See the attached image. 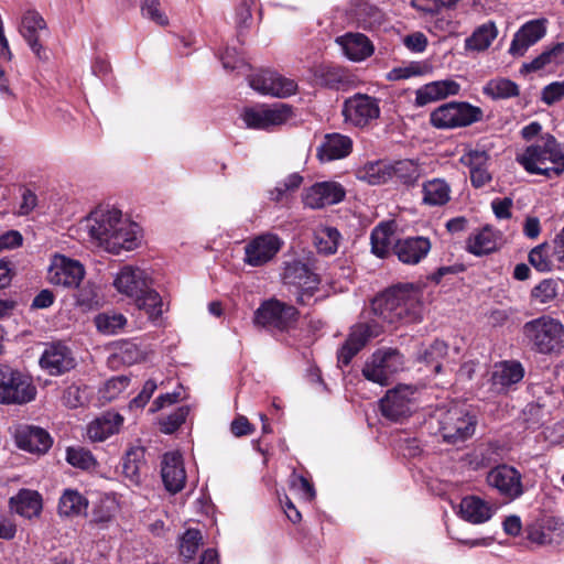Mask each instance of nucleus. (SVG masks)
I'll return each mask as SVG.
<instances>
[{"mask_svg":"<svg viewBox=\"0 0 564 564\" xmlns=\"http://www.w3.org/2000/svg\"><path fill=\"white\" fill-rule=\"evenodd\" d=\"M123 417L119 413L106 412L87 426V436L91 442H104L119 432Z\"/></svg>","mask_w":564,"mask_h":564,"instance_id":"obj_34","label":"nucleus"},{"mask_svg":"<svg viewBox=\"0 0 564 564\" xmlns=\"http://www.w3.org/2000/svg\"><path fill=\"white\" fill-rule=\"evenodd\" d=\"M451 188L448 184L434 178L423 185V202L431 206H442L449 200Z\"/></svg>","mask_w":564,"mask_h":564,"instance_id":"obj_40","label":"nucleus"},{"mask_svg":"<svg viewBox=\"0 0 564 564\" xmlns=\"http://www.w3.org/2000/svg\"><path fill=\"white\" fill-rule=\"evenodd\" d=\"M376 316L389 324L417 323L423 318L422 290L413 284H398L371 302Z\"/></svg>","mask_w":564,"mask_h":564,"instance_id":"obj_2","label":"nucleus"},{"mask_svg":"<svg viewBox=\"0 0 564 564\" xmlns=\"http://www.w3.org/2000/svg\"><path fill=\"white\" fill-rule=\"evenodd\" d=\"M188 412L187 406L176 409L173 413L160 421L161 431L165 434L175 432L185 422Z\"/></svg>","mask_w":564,"mask_h":564,"instance_id":"obj_57","label":"nucleus"},{"mask_svg":"<svg viewBox=\"0 0 564 564\" xmlns=\"http://www.w3.org/2000/svg\"><path fill=\"white\" fill-rule=\"evenodd\" d=\"M430 66L426 63L412 62L409 65L395 67L390 70L388 78L390 80L408 79L413 76L426 74Z\"/></svg>","mask_w":564,"mask_h":564,"instance_id":"obj_55","label":"nucleus"},{"mask_svg":"<svg viewBox=\"0 0 564 564\" xmlns=\"http://www.w3.org/2000/svg\"><path fill=\"white\" fill-rule=\"evenodd\" d=\"M66 460L72 466L84 470L94 469L97 465L90 451L80 446L68 447L66 451Z\"/></svg>","mask_w":564,"mask_h":564,"instance_id":"obj_51","label":"nucleus"},{"mask_svg":"<svg viewBox=\"0 0 564 564\" xmlns=\"http://www.w3.org/2000/svg\"><path fill=\"white\" fill-rule=\"evenodd\" d=\"M162 480L165 488L176 494L184 488L186 473L183 465L182 455L178 452L164 454L161 468Z\"/></svg>","mask_w":564,"mask_h":564,"instance_id":"obj_27","label":"nucleus"},{"mask_svg":"<svg viewBox=\"0 0 564 564\" xmlns=\"http://www.w3.org/2000/svg\"><path fill=\"white\" fill-rule=\"evenodd\" d=\"M497 34L498 30L494 22L489 21L484 23L478 26L468 39H466V48L473 51H485L497 37Z\"/></svg>","mask_w":564,"mask_h":564,"instance_id":"obj_42","label":"nucleus"},{"mask_svg":"<svg viewBox=\"0 0 564 564\" xmlns=\"http://www.w3.org/2000/svg\"><path fill=\"white\" fill-rule=\"evenodd\" d=\"M403 356L397 349H379L365 364L362 375L369 381L388 386L392 376L403 369Z\"/></svg>","mask_w":564,"mask_h":564,"instance_id":"obj_8","label":"nucleus"},{"mask_svg":"<svg viewBox=\"0 0 564 564\" xmlns=\"http://www.w3.org/2000/svg\"><path fill=\"white\" fill-rule=\"evenodd\" d=\"M254 2H250L248 0H240L239 4L236 8L235 20L236 25L239 30L248 29L250 26V22L252 19L251 15V7Z\"/></svg>","mask_w":564,"mask_h":564,"instance_id":"obj_62","label":"nucleus"},{"mask_svg":"<svg viewBox=\"0 0 564 564\" xmlns=\"http://www.w3.org/2000/svg\"><path fill=\"white\" fill-rule=\"evenodd\" d=\"M432 243L423 236L399 239L394 245V253L405 264H417L430 252Z\"/></svg>","mask_w":564,"mask_h":564,"instance_id":"obj_26","label":"nucleus"},{"mask_svg":"<svg viewBox=\"0 0 564 564\" xmlns=\"http://www.w3.org/2000/svg\"><path fill=\"white\" fill-rule=\"evenodd\" d=\"M340 234L334 227H321L315 231V246L318 252L333 254L338 249Z\"/></svg>","mask_w":564,"mask_h":564,"instance_id":"obj_48","label":"nucleus"},{"mask_svg":"<svg viewBox=\"0 0 564 564\" xmlns=\"http://www.w3.org/2000/svg\"><path fill=\"white\" fill-rule=\"evenodd\" d=\"M358 178L370 185H380L392 181L391 162L377 161L367 163L358 171Z\"/></svg>","mask_w":564,"mask_h":564,"instance_id":"obj_39","label":"nucleus"},{"mask_svg":"<svg viewBox=\"0 0 564 564\" xmlns=\"http://www.w3.org/2000/svg\"><path fill=\"white\" fill-rule=\"evenodd\" d=\"M18 31L40 62H47L48 51L41 43V34L47 31L44 18L35 10H26L18 24Z\"/></svg>","mask_w":564,"mask_h":564,"instance_id":"obj_14","label":"nucleus"},{"mask_svg":"<svg viewBox=\"0 0 564 564\" xmlns=\"http://www.w3.org/2000/svg\"><path fill=\"white\" fill-rule=\"evenodd\" d=\"M484 94L492 99H507L519 95V86L508 78L489 80L484 87Z\"/></svg>","mask_w":564,"mask_h":564,"instance_id":"obj_45","label":"nucleus"},{"mask_svg":"<svg viewBox=\"0 0 564 564\" xmlns=\"http://www.w3.org/2000/svg\"><path fill=\"white\" fill-rule=\"evenodd\" d=\"M496 512L492 503L477 496L464 497L459 503L460 517L473 524H480L489 521Z\"/></svg>","mask_w":564,"mask_h":564,"instance_id":"obj_29","label":"nucleus"},{"mask_svg":"<svg viewBox=\"0 0 564 564\" xmlns=\"http://www.w3.org/2000/svg\"><path fill=\"white\" fill-rule=\"evenodd\" d=\"M282 280L290 291L296 294V301L305 304L318 289V275L301 261H293L285 264Z\"/></svg>","mask_w":564,"mask_h":564,"instance_id":"obj_10","label":"nucleus"},{"mask_svg":"<svg viewBox=\"0 0 564 564\" xmlns=\"http://www.w3.org/2000/svg\"><path fill=\"white\" fill-rule=\"evenodd\" d=\"M293 107L276 102L272 106L246 108L241 115L245 124L250 129L270 130L286 123L293 117Z\"/></svg>","mask_w":564,"mask_h":564,"instance_id":"obj_9","label":"nucleus"},{"mask_svg":"<svg viewBox=\"0 0 564 564\" xmlns=\"http://www.w3.org/2000/svg\"><path fill=\"white\" fill-rule=\"evenodd\" d=\"M17 446L33 454H45L53 444L50 433L41 426L21 424L15 429Z\"/></svg>","mask_w":564,"mask_h":564,"instance_id":"obj_21","label":"nucleus"},{"mask_svg":"<svg viewBox=\"0 0 564 564\" xmlns=\"http://www.w3.org/2000/svg\"><path fill=\"white\" fill-rule=\"evenodd\" d=\"M490 156L485 149L475 148L460 156V163L469 169L470 182L476 188L485 186L491 181L488 171Z\"/></svg>","mask_w":564,"mask_h":564,"instance_id":"obj_25","label":"nucleus"},{"mask_svg":"<svg viewBox=\"0 0 564 564\" xmlns=\"http://www.w3.org/2000/svg\"><path fill=\"white\" fill-rule=\"evenodd\" d=\"M77 304L84 308L91 310L100 305L98 290L93 284L84 285L77 294Z\"/></svg>","mask_w":564,"mask_h":564,"instance_id":"obj_60","label":"nucleus"},{"mask_svg":"<svg viewBox=\"0 0 564 564\" xmlns=\"http://www.w3.org/2000/svg\"><path fill=\"white\" fill-rule=\"evenodd\" d=\"M40 365L51 376H58L75 368L76 360L67 346L53 343L45 348L40 358Z\"/></svg>","mask_w":564,"mask_h":564,"instance_id":"obj_23","label":"nucleus"},{"mask_svg":"<svg viewBox=\"0 0 564 564\" xmlns=\"http://www.w3.org/2000/svg\"><path fill=\"white\" fill-rule=\"evenodd\" d=\"M130 380L124 376L112 377L109 379L101 392V398L106 401H111L116 399L122 391H124L129 386Z\"/></svg>","mask_w":564,"mask_h":564,"instance_id":"obj_58","label":"nucleus"},{"mask_svg":"<svg viewBox=\"0 0 564 564\" xmlns=\"http://www.w3.org/2000/svg\"><path fill=\"white\" fill-rule=\"evenodd\" d=\"M297 317V310L275 299L263 302L254 313V324L270 328L284 330L289 328Z\"/></svg>","mask_w":564,"mask_h":564,"instance_id":"obj_11","label":"nucleus"},{"mask_svg":"<svg viewBox=\"0 0 564 564\" xmlns=\"http://www.w3.org/2000/svg\"><path fill=\"white\" fill-rule=\"evenodd\" d=\"M438 432L443 441L448 444H457L469 438L476 429V417L469 413L466 406L455 404L442 412L438 417Z\"/></svg>","mask_w":564,"mask_h":564,"instance_id":"obj_6","label":"nucleus"},{"mask_svg":"<svg viewBox=\"0 0 564 564\" xmlns=\"http://www.w3.org/2000/svg\"><path fill=\"white\" fill-rule=\"evenodd\" d=\"M545 19L530 20L524 23L513 35L509 47V54L512 56H523L529 47L536 44L546 34Z\"/></svg>","mask_w":564,"mask_h":564,"instance_id":"obj_22","label":"nucleus"},{"mask_svg":"<svg viewBox=\"0 0 564 564\" xmlns=\"http://www.w3.org/2000/svg\"><path fill=\"white\" fill-rule=\"evenodd\" d=\"M383 21V13L378 8L368 3L360 4L357 9V22L365 30H372Z\"/></svg>","mask_w":564,"mask_h":564,"instance_id":"obj_52","label":"nucleus"},{"mask_svg":"<svg viewBox=\"0 0 564 564\" xmlns=\"http://www.w3.org/2000/svg\"><path fill=\"white\" fill-rule=\"evenodd\" d=\"M336 43L344 54L354 62H360L373 53V46L369 39L361 33H347L338 36Z\"/></svg>","mask_w":564,"mask_h":564,"instance_id":"obj_32","label":"nucleus"},{"mask_svg":"<svg viewBox=\"0 0 564 564\" xmlns=\"http://www.w3.org/2000/svg\"><path fill=\"white\" fill-rule=\"evenodd\" d=\"M132 302L134 306L138 310L143 311L149 321L154 324H158L163 313L169 308L160 293L153 289V283L148 284L145 290H142L141 294H138Z\"/></svg>","mask_w":564,"mask_h":564,"instance_id":"obj_30","label":"nucleus"},{"mask_svg":"<svg viewBox=\"0 0 564 564\" xmlns=\"http://www.w3.org/2000/svg\"><path fill=\"white\" fill-rule=\"evenodd\" d=\"M564 97V80L554 82L545 86L542 90L541 100L551 106Z\"/></svg>","mask_w":564,"mask_h":564,"instance_id":"obj_63","label":"nucleus"},{"mask_svg":"<svg viewBox=\"0 0 564 564\" xmlns=\"http://www.w3.org/2000/svg\"><path fill=\"white\" fill-rule=\"evenodd\" d=\"M291 486L293 489L301 492L305 499L313 500L315 498L314 487L305 477L293 473L291 476Z\"/></svg>","mask_w":564,"mask_h":564,"instance_id":"obj_64","label":"nucleus"},{"mask_svg":"<svg viewBox=\"0 0 564 564\" xmlns=\"http://www.w3.org/2000/svg\"><path fill=\"white\" fill-rule=\"evenodd\" d=\"M391 246V235L386 226H377L371 232V249L379 258H384L389 253Z\"/></svg>","mask_w":564,"mask_h":564,"instance_id":"obj_54","label":"nucleus"},{"mask_svg":"<svg viewBox=\"0 0 564 564\" xmlns=\"http://www.w3.org/2000/svg\"><path fill=\"white\" fill-rule=\"evenodd\" d=\"M345 197L344 187L333 181L318 182L307 188L303 196L305 206L312 209L338 204Z\"/></svg>","mask_w":564,"mask_h":564,"instance_id":"obj_20","label":"nucleus"},{"mask_svg":"<svg viewBox=\"0 0 564 564\" xmlns=\"http://www.w3.org/2000/svg\"><path fill=\"white\" fill-rule=\"evenodd\" d=\"M497 234L490 227L471 235L467 240V250L475 256L492 252L497 248Z\"/></svg>","mask_w":564,"mask_h":564,"instance_id":"obj_37","label":"nucleus"},{"mask_svg":"<svg viewBox=\"0 0 564 564\" xmlns=\"http://www.w3.org/2000/svg\"><path fill=\"white\" fill-rule=\"evenodd\" d=\"M448 347L442 340H434L429 347L423 348L419 355L417 360L431 366L435 373L442 370L441 360L447 355Z\"/></svg>","mask_w":564,"mask_h":564,"instance_id":"obj_44","label":"nucleus"},{"mask_svg":"<svg viewBox=\"0 0 564 564\" xmlns=\"http://www.w3.org/2000/svg\"><path fill=\"white\" fill-rule=\"evenodd\" d=\"M141 13L160 26L169 24L167 15L161 10L160 0H140Z\"/></svg>","mask_w":564,"mask_h":564,"instance_id":"obj_56","label":"nucleus"},{"mask_svg":"<svg viewBox=\"0 0 564 564\" xmlns=\"http://www.w3.org/2000/svg\"><path fill=\"white\" fill-rule=\"evenodd\" d=\"M481 119L482 110L464 101L443 104L430 115V123L434 128L443 130L467 127Z\"/></svg>","mask_w":564,"mask_h":564,"instance_id":"obj_5","label":"nucleus"},{"mask_svg":"<svg viewBox=\"0 0 564 564\" xmlns=\"http://www.w3.org/2000/svg\"><path fill=\"white\" fill-rule=\"evenodd\" d=\"M144 449L142 447L130 448L122 463V473L131 482H140V473L143 465Z\"/></svg>","mask_w":564,"mask_h":564,"instance_id":"obj_43","label":"nucleus"},{"mask_svg":"<svg viewBox=\"0 0 564 564\" xmlns=\"http://www.w3.org/2000/svg\"><path fill=\"white\" fill-rule=\"evenodd\" d=\"M343 115L346 122L355 127H366L380 116V107L377 98L355 94L344 102Z\"/></svg>","mask_w":564,"mask_h":564,"instance_id":"obj_15","label":"nucleus"},{"mask_svg":"<svg viewBox=\"0 0 564 564\" xmlns=\"http://www.w3.org/2000/svg\"><path fill=\"white\" fill-rule=\"evenodd\" d=\"M421 177V167L413 160L391 162V180L403 185H414Z\"/></svg>","mask_w":564,"mask_h":564,"instance_id":"obj_38","label":"nucleus"},{"mask_svg":"<svg viewBox=\"0 0 564 564\" xmlns=\"http://www.w3.org/2000/svg\"><path fill=\"white\" fill-rule=\"evenodd\" d=\"M517 161L530 174L560 176L564 172V145L546 133L518 154Z\"/></svg>","mask_w":564,"mask_h":564,"instance_id":"obj_3","label":"nucleus"},{"mask_svg":"<svg viewBox=\"0 0 564 564\" xmlns=\"http://www.w3.org/2000/svg\"><path fill=\"white\" fill-rule=\"evenodd\" d=\"M529 263L539 272H550L554 269L557 257L554 253L553 242H543L535 246L528 256Z\"/></svg>","mask_w":564,"mask_h":564,"instance_id":"obj_36","label":"nucleus"},{"mask_svg":"<svg viewBox=\"0 0 564 564\" xmlns=\"http://www.w3.org/2000/svg\"><path fill=\"white\" fill-rule=\"evenodd\" d=\"M9 506L15 513L28 519L39 517L43 508L41 495L31 489H20L9 499Z\"/></svg>","mask_w":564,"mask_h":564,"instance_id":"obj_33","label":"nucleus"},{"mask_svg":"<svg viewBox=\"0 0 564 564\" xmlns=\"http://www.w3.org/2000/svg\"><path fill=\"white\" fill-rule=\"evenodd\" d=\"M127 324V318L121 313L105 312L95 317V325L98 332L105 335H115Z\"/></svg>","mask_w":564,"mask_h":564,"instance_id":"obj_49","label":"nucleus"},{"mask_svg":"<svg viewBox=\"0 0 564 564\" xmlns=\"http://www.w3.org/2000/svg\"><path fill=\"white\" fill-rule=\"evenodd\" d=\"M564 54V42L556 43L552 47L543 51L530 63H524L520 69L522 74H529L543 69L550 64H557L560 57Z\"/></svg>","mask_w":564,"mask_h":564,"instance_id":"obj_41","label":"nucleus"},{"mask_svg":"<svg viewBox=\"0 0 564 564\" xmlns=\"http://www.w3.org/2000/svg\"><path fill=\"white\" fill-rule=\"evenodd\" d=\"M249 85L262 95L275 98H288L297 91V83L274 70L262 69L249 76Z\"/></svg>","mask_w":564,"mask_h":564,"instance_id":"obj_12","label":"nucleus"},{"mask_svg":"<svg viewBox=\"0 0 564 564\" xmlns=\"http://www.w3.org/2000/svg\"><path fill=\"white\" fill-rule=\"evenodd\" d=\"M88 500L76 489H65L59 497L57 511L61 517L75 518L86 516Z\"/></svg>","mask_w":564,"mask_h":564,"instance_id":"obj_35","label":"nucleus"},{"mask_svg":"<svg viewBox=\"0 0 564 564\" xmlns=\"http://www.w3.org/2000/svg\"><path fill=\"white\" fill-rule=\"evenodd\" d=\"M562 282L556 279H544L531 290L532 301L540 304L553 303L560 293Z\"/></svg>","mask_w":564,"mask_h":564,"instance_id":"obj_46","label":"nucleus"},{"mask_svg":"<svg viewBox=\"0 0 564 564\" xmlns=\"http://www.w3.org/2000/svg\"><path fill=\"white\" fill-rule=\"evenodd\" d=\"M381 332L382 328L377 323L357 324L351 328L346 341L360 350L369 339L379 336Z\"/></svg>","mask_w":564,"mask_h":564,"instance_id":"obj_47","label":"nucleus"},{"mask_svg":"<svg viewBox=\"0 0 564 564\" xmlns=\"http://www.w3.org/2000/svg\"><path fill=\"white\" fill-rule=\"evenodd\" d=\"M352 149V141L349 137L339 133L326 134L317 149V158L322 162L340 160L347 156Z\"/></svg>","mask_w":564,"mask_h":564,"instance_id":"obj_31","label":"nucleus"},{"mask_svg":"<svg viewBox=\"0 0 564 564\" xmlns=\"http://www.w3.org/2000/svg\"><path fill=\"white\" fill-rule=\"evenodd\" d=\"M414 390L409 386H400L389 390L380 400V410L384 417L401 421L412 412Z\"/></svg>","mask_w":564,"mask_h":564,"instance_id":"obj_17","label":"nucleus"},{"mask_svg":"<svg viewBox=\"0 0 564 564\" xmlns=\"http://www.w3.org/2000/svg\"><path fill=\"white\" fill-rule=\"evenodd\" d=\"M527 346L541 355H557L564 348V325L551 315H541L522 326Z\"/></svg>","mask_w":564,"mask_h":564,"instance_id":"obj_4","label":"nucleus"},{"mask_svg":"<svg viewBox=\"0 0 564 564\" xmlns=\"http://www.w3.org/2000/svg\"><path fill=\"white\" fill-rule=\"evenodd\" d=\"M118 354L122 361L128 365L138 362L143 357V351L132 341H122L118 346Z\"/></svg>","mask_w":564,"mask_h":564,"instance_id":"obj_61","label":"nucleus"},{"mask_svg":"<svg viewBox=\"0 0 564 564\" xmlns=\"http://www.w3.org/2000/svg\"><path fill=\"white\" fill-rule=\"evenodd\" d=\"M36 388L31 379L7 365H0V403L24 404L34 400Z\"/></svg>","mask_w":564,"mask_h":564,"instance_id":"obj_7","label":"nucleus"},{"mask_svg":"<svg viewBox=\"0 0 564 564\" xmlns=\"http://www.w3.org/2000/svg\"><path fill=\"white\" fill-rule=\"evenodd\" d=\"M86 399V388H82L78 384L68 386L62 397L63 404L69 409H76L83 405Z\"/></svg>","mask_w":564,"mask_h":564,"instance_id":"obj_59","label":"nucleus"},{"mask_svg":"<svg viewBox=\"0 0 564 564\" xmlns=\"http://www.w3.org/2000/svg\"><path fill=\"white\" fill-rule=\"evenodd\" d=\"M524 377L523 366L516 360H506L495 365L490 382L491 391L495 393H506L514 384L519 383Z\"/></svg>","mask_w":564,"mask_h":564,"instance_id":"obj_24","label":"nucleus"},{"mask_svg":"<svg viewBox=\"0 0 564 564\" xmlns=\"http://www.w3.org/2000/svg\"><path fill=\"white\" fill-rule=\"evenodd\" d=\"M85 275L83 264L65 256H55L48 268L47 279L54 285L77 288Z\"/></svg>","mask_w":564,"mask_h":564,"instance_id":"obj_16","label":"nucleus"},{"mask_svg":"<svg viewBox=\"0 0 564 564\" xmlns=\"http://www.w3.org/2000/svg\"><path fill=\"white\" fill-rule=\"evenodd\" d=\"M153 281L149 273L133 265H123L113 278L112 285L118 293L124 295L131 301L141 294L142 290H145L148 284H152Z\"/></svg>","mask_w":564,"mask_h":564,"instance_id":"obj_18","label":"nucleus"},{"mask_svg":"<svg viewBox=\"0 0 564 564\" xmlns=\"http://www.w3.org/2000/svg\"><path fill=\"white\" fill-rule=\"evenodd\" d=\"M89 237L105 251L119 254L139 245L140 228L113 207L96 208L87 218Z\"/></svg>","mask_w":564,"mask_h":564,"instance_id":"obj_1","label":"nucleus"},{"mask_svg":"<svg viewBox=\"0 0 564 564\" xmlns=\"http://www.w3.org/2000/svg\"><path fill=\"white\" fill-rule=\"evenodd\" d=\"M282 241L273 234L260 235L245 246V263L260 267L269 262L281 249Z\"/></svg>","mask_w":564,"mask_h":564,"instance_id":"obj_19","label":"nucleus"},{"mask_svg":"<svg viewBox=\"0 0 564 564\" xmlns=\"http://www.w3.org/2000/svg\"><path fill=\"white\" fill-rule=\"evenodd\" d=\"M202 533L196 529H188L180 539V553L181 555L189 561L197 553L202 544Z\"/></svg>","mask_w":564,"mask_h":564,"instance_id":"obj_53","label":"nucleus"},{"mask_svg":"<svg viewBox=\"0 0 564 564\" xmlns=\"http://www.w3.org/2000/svg\"><path fill=\"white\" fill-rule=\"evenodd\" d=\"M459 89L460 85L453 79L431 82L416 89L414 102L417 107H424L449 96H455Z\"/></svg>","mask_w":564,"mask_h":564,"instance_id":"obj_28","label":"nucleus"},{"mask_svg":"<svg viewBox=\"0 0 564 564\" xmlns=\"http://www.w3.org/2000/svg\"><path fill=\"white\" fill-rule=\"evenodd\" d=\"M489 487L509 501L520 498L524 494L521 473L513 466L502 464L491 468L486 477Z\"/></svg>","mask_w":564,"mask_h":564,"instance_id":"obj_13","label":"nucleus"},{"mask_svg":"<svg viewBox=\"0 0 564 564\" xmlns=\"http://www.w3.org/2000/svg\"><path fill=\"white\" fill-rule=\"evenodd\" d=\"M551 530H558L562 533L564 531L563 523L553 518L546 519L542 525L529 531V539L539 544H550L554 540Z\"/></svg>","mask_w":564,"mask_h":564,"instance_id":"obj_50","label":"nucleus"}]
</instances>
